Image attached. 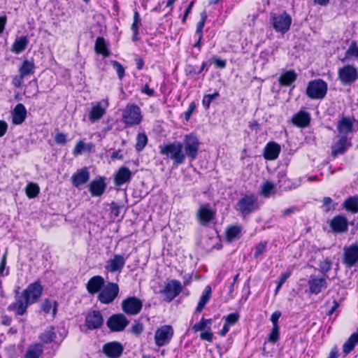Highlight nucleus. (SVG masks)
Returning a JSON list of instances; mask_svg holds the SVG:
<instances>
[{"label": "nucleus", "mask_w": 358, "mask_h": 358, "mask_svg": "<svg viewBox=\"0 0 358 358\" xmlns=\"http://www.w3.org/2000/svg\"><path fill=\"white\" fill-rule=\"evenodd\" d=\"M40 192V187L37 183L29 182L25 188V193L29 199L36 198Z\"/></svg>", "instance_id": "49530a36"}, {"label": "nucleus", "mask_w": 358, "mask_h": 358, "mask_svg": "<svg viewBox=\"0 0 358 358\" xmlns=\"http://www.w3.org/2000/svg\"><path fill=\"white\" fill-rule=\"evenodd\" d=\"M143 323L138 322L134 324L131 327V333L133 334L136 336H140L143 331Z\"/></svg>", "instance_id": "0e129e2a"}, {"label": "nucleus", "mask_w": 358, "mask_h": 358, "mask_svg": "<svg viewBox=\"0 0 358 358\" xmlns=\"http://www.w3.org/2000/svg\"><path fill=\"white\" fill-rule=\"evenodd\" d=\"M122 310L128 315H136L143 308V301L136 296H127L121 303Z\"/></svg>", "instance_id": "f8f14e48"}, {"label": "nucleus", "mask_w": 358, "mask_h": 358, "mask_svg": "<svg viewBox=\"0 0 358 358\" xmlns=\"http://www.w3.org/2000/svg\"><path fill=\"white\" fill-rule=\"evenodd\" d=\"M29 43L27 36H22L17 37L11 45L10 50L12 52L18 55L24 52Z\"/></svg>", "instance_id": "e433bc0d"}, {"label": "nucleus", "mask_w": 358, "mask_h": 358, "mask_svg": "<svg viewBox=\"0 0 358 358\" xmlns=\"http://www.w3.org/2000/svg\"><path fill=\"white\" fill-rule=\"evenodd\" d=\"M90 178V171L87 166L78 169L71 177V182L74 187L79 188L86 184Z\"/></svg>", "instance_id": "b1692460"}, {"label": "nucleus", "mask_w": 358, "mask_h": 358, "mask_svg": "<svg viewBox=\"0 0 358 358\" xmlns=\"http://www.w3.org/2000/svg\"><path fill=\"white\" fill-rule=\"evenodd\" d=\"M184 73L186 77L193 78L201 73L198 66L192 64H187L184 69Z\"/></svg>", "instance_id": "09e8293b"}, {"label": "nucleus", "mask_w": 358, "mask_h": 358, "mask_svg": "<svg viewBox=\"0 0 358 358\" xmlns=\"http://www.w3.org/2000/svg\"><path fill=\"white\" fill-rule=\"evenodd\" d=\"M291 275L292 271L290 269H287L285 272L280 273V276L276 280V282L283 285V284L291 276Z\"/></svg>", "instance_id": "774afa93"}, {"label": "nucleus", "mask_w": 358, "mask_h": 358, "mask_svg": "<svg viewBox=\"0 0 358 358\" xmlns=\"http://www.w3.org/2000/svg\"><path fill=\"white\" fill-rule=\"evenodd\" d=\"M200 141L196 134H185L182 142L173 141L159 145V154L171 160L173 167L184 164L187 157L192 162L198 157Z\"/></svg>", "instance_id": "f257e3e1"}, {"label": "nucleus", "mask_w": 358, "mask_h": 358, "mask_svg": "<svg viewBox=\"0 0 358 358\" xmlns=\"http://www.w3.org/2000/svg\"><path fill=\"white\" fill-rule=\"evenodd\" d=\"M220 94L217 91H215L213 94H204L202 99V105L206 110L209 109L212 101L219 97Z\"/></svg>", "instance_id": "603ef678"}, {"label": "nucleus", "mask_w": 358, "mask_h": 358, "mask_svg": "<svg viewBox=\"0 0 358 358\" xmlns=\"http://www.w3.org/2000/svg\"><path fill=\"white\" fill-rule=\"evenodd\" d=\"M216 216V211L210 208L209 203L201 205L197 210L196 217L199 223L203 226H208Z\"/></svg>", "instance_id": "a211bd4d"}, {"label": "nucleus", "mask_w": 358, "mask_h": 358, "mask_svg": "<svg viewBox=\"0 0 358 358\" xmlns=\"http://www.w3.org/2000/svg\"><path fill=\"white\" fill-rule=\"evenodd\" d=\"M57 338V334L54 326H50L47 329L39 335V339L43 343L49 344Z\"/></svg>", "instance_id": "79ce46f5"}, {"label": "nucleus", "mask_w": 358, "mask_h": 358, "mask_svg": "<svg viewBox=\"0 0 358 358\" xmlns=\"http://www.w3.org/2000/svg\"><path fill=\"white\" fill-rule=\"evenodd\" d=\"M59 303L57 301H52L49 299H45L41 305V310L45 314H48L52 310V317H55L58 310Z\"/></svg>", "instance_id": "58836bf2"}, {"label": "nucleus", "mask_w": 358, "mask_h": 358, "mask_svg": "<svg viewBox=\"0 0 358 358\" xmlns=\"http://www.w3.org/2000/svg\"><path fill=\"white\" fill-rule=\"evenodd\" d=\"M132 178V172L127 166H121L114 175V183L116 187H121L129 182Z\"/></svg>", "instance_id": "cd10ccee"}, {"label": "nucleus", "mask_w": 358, "mask_h": 358, "mask_svg": "<svg viewBox=\"0 0 358 358\" xmlns=\"http://www.w3.org/2000/svg\"><path fill=\"white\" fill-rule=\"evenodd\" d=\"M297 78V74L294 70H289L283 73L279 78L278 81L281 86L289 87Z\"/></svg>", "instance_id": "ea45409f"}, {"label": "nucleus", "mask_w": 358, "mask_h": 358, "mask_svg": "<svg viewBox=\"0 0 358 358\" xmlns=\"http://www.w3.org/2000/svg\"><path fill=\"white\" fill-rule=\"evenodd\" d=\"M275 189V185L271 182L266 180L262 185V194L265 197H268Z\"/></svg>", "instance_id": "6e6d98bb"}, {"label": "nucleus", "mask_w": 358, "mask_h": 358, "mask_svg": "<svg viewBox=\"0 0 358 358\" xmlns=\"http://www.w3.org/2000/svg\"><path fill=\"white\" fill-rule=\"evenodd\" d=\"M329 225L334 234H343L348 232L349 222L345 215L338 214L330 220Z\"/></svg>", "instance_id": "4468645a"}, {"label": "nucleus", "mask_w": 358, "mask_h": 358, "mask_svg": "<svg viewBox=\"0 0 358 358\" xmlns=\"http://www.w3.org/2000/svg\"><path fill=\"white\" fill-rule=\"evenodd\" d=\"M142 26V21L140 13L137 10H134L133 22L131 25V30L132 31L131 41L134 43L140 41V27Z\"/></svg>", "instance_id": "473e14b6"}, {"label": "nucleus", "mask_w": 358, "mask_h": 358, "mask_svg": "<svg viewBox=\"0 0 358 358\" xmlns=\"http://www.w3.org/2000/svg\"><path fill=\"white\" fill-rule=\"evenodd\" d=\"M29 86H34L36 88V92H31V90L28 89H25L24 91V94L26 95L27 97H33L34 96H36L38 94V81L36 78H34L31 80H30L28 83Z\"/></svg>", "instance_id": "680f3d73"}, {"label": "nucleus", "mask_w": 358, "mask_h": 358, "mask_svg": "<svg viewBox=\"0 0 358 358\" xmlns=\"http://www.w3.org/2000/svg\"><path fill=\"white\" fill-rule=\"evenodd\" d=\"M292 22V17L286 11L280 14L271 13L270 23L276 32L286 34L290 29Z\"/></svg>", "instance_id": "20e7f679"}, {"label": "nucleus", "mask_w": 358, "mask_h": 358, "mask_svg": "<svg viewBox=\"0 0 358 358\" xmlns=\"http://www.w3.org/2000/svg\"><path fill=\"white\" fill-rule=\"evenodd\" d=\"M27 111L22 103H17L12 112V123L15 125L22 124L27 118Z\"/></svg>", "instance_id": "2f4dec72"}, {"label": "nucleus", "mask_w": 358, "mask_h": 358, "mask_svg": "<svg viewBox=\"0 0 358 358\" xmlns=\"http://www.w3.org/2000/svg\"><path fill=\"white\" fill-rule=\"evenodd\" d=\"M36 66L34 60L24 59L18 69V75L12 78L11 84L15 88H20L24 83V78L35 73Z\"/></svg>", "instance_id": "39448f33"}, {"label": "nucleus", "mask_w": 358, "mask_h": 358, "mask_svg": "<svg viewBox=\"0 0 358 358\" xmlns=\"http://www.w3.org/2000/svg\"><path fill=\"white\" fill-rule=\"evenodd\" d=\"M7 256H8V252L6 251L4 252V254L2 255L1 259L0 260V275L1 276H6L9 273L8 269L6 270V273H3L4 271L6 270V267Z\"/></svg>", "instance_id": "052dcab7"}, {"label": "nucleus", "mask_w": 358, "mask_h": 358, "mask_svg": "<svg viewBox=\"0 0 358 358\" xmlns=\"http://www.w3.org/2000/svg\"><path fill=\"white\" fill-rule=\"evenodd\" d=\"M235 209L243 217H245L259 209L258 197L254 193L243 194L235 205Z\"/></svg>", "instance_id": "f03ea898"}, {"label": "nucleus", "mask_w": 358, "mask_h": 358, "mask_svg": "<svg viewBox=\"0 0 358 358\" xmlns=\"http://www.w3.org/2000/svg\"><path fill=\"white\" fill-rule=\"evenodd\" d=\"M281 151L280 145L275 141H269L264 149L263 157L266 160L276 159Z\"/></svg>", "instance_id": "c756f323"}, {"label": "nucleus", "mask_w": 358, "mask_h": 358, "mask_svg": "<svg viewBox=\"0 0 358 358\" xmlns=\"http://www.w3.org/2000/svg\"><path fill=\"white\" fill-rule=\"evenodd\" d=\"M212 288L211 286L208 285L205 287L201 296L199 299L198 304L194 310V314H199L203 310L205 306L208 303L211 298Z\"/></svg>", "instance_id": "72a5a7b5"}, {"label": "nucleus", "mask_w": 358, "mask_h": 358, "mask_svg": "<svg viewBox=\"0 0 358 358\" xmlns=\"http://www.w3.org/2000/svg\"><path fill=\"white\" fill-rule=\"evenodd\" d=\"M311 117L308 112L299 110L292 117V124L298 128L308 127L310 124Z\"/></svg>", "instance_id": "c85d7f7f"}, {"label": "nucleus", "mask_w": 358, "mask_h": 358, "mask_svg": "<svg viewBox=\"0 0 358 358\" xmlns=\"http://www.w3.org/2000/svg\"><path fill=\"white\" fill-rule=\"evenodd\" d=\"M85 148L86 144L84 143L83 140H80L78 142H77L73 150V155L75 157H76L80 155L83 151H85Z\"/></svg>", "instance_id": "e2e57ef3"}, {"label": "nucleus", "mask_w": 358, "mask_h": 358, "mask_svg": "<svg viewBox=\"0 0 358 358\" xmlns=\"http://www.w3.org/2000/svg\"><path fill=\"white\" fill-rule=\"evenodd\" d=\"M355 118L350 117L342 115L336 124V129L341 136L345 135L347 136L349 134L354 131V122Z\"/></svg>", "instance_id": "5701e85b"}, {"label": "nucleus", "mask_w": 358, "mask_h": 358, "mask_svg": "<svg viewBox=\"0 0 358 358\" xmlns=\"http://www.w3.org/2000/svg\"><path fill=\"white\" fill-rule=\"evenodd\" d=\"M243 227L240 224L229 225L224 233L225 240L228 243H231L239 239L242 236Z\"/></svg>", "instance_id": "7c9ffc66"}, {"label": "nucleus", "mask_w": 358, "mask_h": 358, "mask_svg": "<svg viewBox=\"0 0 358 358\" xmlns=\"http://www.w3.org/2000/svg\"><path fill=\"white\" fill-rule=\"evenodd\" d=\"M120 287L117 283L108 282L97 296L98 301L104 305L112 303L118 296Z\"/></svg>", "instance_id": "0eeeda50"}, {"label": "nucleus", "mask_w": 358, "mask_h": 358, "mask_svg": "<svg viewBox=\"0 0 358 358\" xmlns=\"http://www.w3.org/2000/svg\"><path fill=\"white\" fill-rule=\"evenodd\" d=\"M267 243H268L266 241H262L255 245L253 255L255 259L259 258L264 252L266 251Z\"/></svg>", "instance_id": "864d4df0"}, {"label": "nucleus", "mask_w": 358, "mask_h": 358, "mask_svg": "<svg viewBox=\"0 0 358 358\" xmlns=\"http://www.w3.org/2000/svg\"><path fill=\"white\" fill-rule=\"evenodd\" d=\"M332 262L329 258H326L319 263L320 271L322 273L326 275L331 269Z\"/></svg>", "instance_id": "13d9d810"}, {"label": "nucleus", "mask_w": 358, "mask_h": 358, "mask_svg": "<svg viewBox=\"0 0 358 358\" xmlns=\"http://www.w3.org/2000/svg\"><path fill=\"white\" fill-rule=\"evenodd\" d=\"M343 208L352 214L358 213V195L350 196L343 201Z\"/></svg>", "instance_id": "4c0bfd02"}, {"label": "nucleus", "mask_w": 358, "mask_h": 358, "mask_svg": "<svg viewBox=\"0 0 358 358\" xmlns=\"http://www.w3.org/2000/svg\"><path fill=\"white\" fill-rule=\"evenodd\" d=\"M94 51L96 54L102 55L104 58L108 57L110 55V50L103 36H98L96 38Z\"/></svg>", "instance_id": "f704fd0d"}, {"label": "nucleus", "mask_w": 358, "mask_h": 358, "mask_svg": "<svg viewBox=\"0 0 358 358\" xmlns=\"http://www.w3.org/2000/svg\"><path fill=\"white\" fill-rule=\"evenodd\" d=\"M358 344V331L350 335L348 340L343 345V352L346 356L350 353Z\"/></svg>", "instance_id": "a19ab883"}, {"label": "nucleus", "mask_w": 358, "mask_h": 358, "mask_svg": "<svg viewBox=\"0 0 358 358\" xmlns=\"http://www.w3.org/2000/svg\"><path fill=\"white\" fill-rule=\"evenodd\" d=\"M106 109L101 106V102H96L92 106L89 112L88 117L92 123L99 121L106 114Z\"/></svg>", "instance_id": "c9c22d12"}, {"label": "nucleus", "mask_w": 358, "mask_h": 358, "mask_svg": "<svg viewBox=\"0 0 358 358\" xmlns=\"http://www.w3.org/2000/svg\"><path fill=\"white\" fill-rule=\"evenodd\" d=\"M43 292V286L41 281L37 280L30 283L21 294L30 303L31 305L37 303Z\"/></svg>", "instance_id": "9b49d317"}, {"label": "nucleus", "mask_w": 358, "mask_h": 358, "mask_svg": "<svg viewBox=\"0 0 358 358\" xmlns=\"http://www.w3.org/2000/svg\"><path fill=\"white\" fill-rule=\"evenodd\" d=\"M121 120L124 128L140 124L143 120L141 108L135 103H128L122 110Z\"/></svg>", "instance_id": "7ed1b4c3"}, {"label": "nucleus", "mask_w": 358, "mask_h": 358, "mask_svg": "<svg viewBox=\"0 0 358 358\" xmlns=\"http://www.w3.org/2000/svg\"><path fill=\"white\" fill-rule=\"evenodd\" d=\"M127 257L124 255H115L113 258L107 262L105 268L110 273H120L126 263Z\"/></svg>", "instance_id": "393cba45"}, {"label": "nucleus", "mask_w": 358, "mask_h": 358, "mask_svg": "<svg viewBox=\"0 0 358 358\" xmlns=\"http://www.w3.org/2000/svg\"><path fill=\"white\" fill-rule=\"evenodd\" d=\"M358 58V45L355 41H352L345 53V57L341 59L343 62L347 59Z\"/></svg>", "instance_id": "de8ad7c7"}, {"label": "nucleus", "mask_w": 358, "mask_h": 358, "mask_svg": "<svg viewBox=\"0 0 358 358\" xmlns=\"http://www.w3.org/2000/svg\"><path fill=\"white\" fill-rule=\"evenodd\" d=\"M129 323V320L122 313H116L110 316L106 321V326L112 332H121Z\"/></svg>", "instance_id": "ddd939ff"}, {"label": "nucleus", "mask_w": 358, "mask_h": 358, "mask_svg": "<svg viewBox=\"0 0 358 358\" xmlns=\"http://www.w3.org/2000/svg\"><path fill=\"white\" fill-rule=\"evenodd\" d=\"M104 322L103 315L99 310L89 311L85 319V326L88 330L100 329Z\"/></svg>", "instance_id": "dca6fc26"}, {"label": "nucleus", "mask_w": 358, "mask_h": 358, "mask_svg": "<svg viewBox=\"0 0 358 358\" xmlns=\"http://www.w3.org/2000/svg\"><path fill=\"white\" fill-rule=\"evenodd\" d=\"M338 78L345 86L351 85L358 79V69L353 64H345L338 70Z\"/></svg>", "instance_id": "6e6552de"}, {"label": "nucleus", "mask_w": 358, "mask_h": 358, "mask_svg": "<svg viewBox=\"0 0 358 358\" xmlns=\"http://www.w3.org/2000/svg\"><path fill=\"white\" fill-rule=\"evenodd\" d=\"M352 147L351 139L345 135L341 136L338 140L331 145V156L334 158L344 155L349 148Z\"/></svg>", "instance_id": "aec40b11"}, {"label": "nucleus", "mask_w": 358, "mask_h": 358, "mask_svg": "<svg viewBox=\"0 0 358 358\" xmlns=\"http://www.w3.org/2000/svg\"><path fill=\"white\" fill-rule=\"evenodd\" d=\"M103 277L99 275H94L89 279L86 284V289L91 295L98 294L101 291L105 285Z\"/></svg>", "instance_id": "a878e982"}, {"label": "nucleus", "mask_w": 358, "mask_h": 358, "mask_svg": "<svg viewBox=\"0 0 358 358\" xmlns=\"http://www.w3.org/2000/svg\"><path fill=\"white\" fill-rule=\"evenodd\" d=\"M192 331L194 333L201 331L199 334V338L201 341H205L212 343L213 341L214 334L211 331L210 327H206L204 321V317H202L199 322L195 323L192 327Z\"/></svg>", "instance_id": "6ab92c4d"}, {"label": "nucleus", "mask_w": 358, "mask_h": 358, "mask_svg": "<svg viewBox=\"0 0 358 358\" xmlns=\"http://www.w3.org/2000/svg\"><path fill=\"white\" fill-rule=\"evenodd\" d=\"M337 203H334L333 200L329 196H324L322 199V207H324L325 212H329L336 209Z\"/></svg>", "instance_id": "4d7b16f0"}, {"label": "nucleus", "mask_w": 358, "mask_h": 358, "mask_svg": "<svg viewBox=\"0 0 358 358\" xmlns=\"http://www.w3.org/2000/svg\"><path fill=\"white\" fill-rule=\"evenodd\" d=\"M240 314L238 312H234L222 317L224 323L229 327L234 326L240 320Z\"/></svg>", "instance_id": "3c124183"}, {"label": "nucleus", "mask_w": 358, "mask_h": 358, "mask_svg": "<svg viewBox=\"0 0 358 358\" xmlns=\"http://www.w3.org/2000/svg\"><path fill=\"white\" fill-rule=\"evenodd\" d=\"M106 187V178L104 176H99L90 182L89 192L93 197H100L105 192Z\"/></svg>", "instance_id": "4be33fe9"}, {"label": "nucleus", "mask_w": 358, "mask_h": 358, "mask_svg": "<svg viewBox=\"0 0 358 358\" xmlns=\"http://www.w3.org/2000/svg\"><path fill=\"white\" fill-rule=\"evenodd\" d=\"M135 149L137 152H141L147 145L148 138L145 133H138L136 138Z\"/></svg>", "instance_id": "a18cd8bd"}, {"label": "nucleus", "mask_w": 358, "mask_h": 358, "mask_svg": "<svg viewBox=\"0 0 358 358\" xmlns=\"http://www.w3.org/2000/svg\"><path fill=\"white\" fill-rule=\"evenodd\" d=\"M211 60L216 69H224L227 66V61L225 59H222L216 56H213L211 58Z\"/></svg>", "instance_id": "338daca9"}, {"label": "nucleus", "mask_w": 358, "mask_h": 358, "mask_svg": "<svg viewBox=\"0 0 358 358\" xmlns=\"http://www.w3.org/2000/svg\"><path fill=\"white\" fill-rule=\"evenodd\" d=\"M327 90V83L319 78L308 82L306 94L310 99H322L325 97Z\"/></svg>", "instance_id": "423d86ee"}, {"label": "nucleus", "mask_w": 358, "mask_h": 358, "mask_svg": "<svg viewBox=\"0 0 358 358\" xmlns=\"http://www.w3.org/2000/svg\"><path fill=\"white\" fill-rule=\"evenodd\" d=\"M174 335L173 327L170 324H164L158 327L155 332V345L160 348L170 343Z\"/></svg>", "instance_id": "9d476101"}, {"label": "nucleus", "mask_w": 358, "mask_h": 358, "mask_svg": "<svg viewBox=\"0 0 358 358\" xmlns=\"http://www.w3.org/2000/svg\"><path fill=\"white\" fill-rule=\"evenodd\" d=\"M309 292L311 294H318L323 289H327V282L324 277H317L316 275H311L308 281Z\"/></svg>", "instance_id": "bb28decb"}, {"label": "nucleus", "mask_w": 358, "mask_h": 358, "mask_svg": "<svg viewBox=\"0 0 358 358\" xmlns=\"http://www.w3.org/2000/svg\"><path fill=\"white\" fill-rule=\"evenodd\" d=\"M113 68L116 71L117 77L120 80H122L125 76V69L122 64L116 60L110 62Z\"/></svg>", "instance_id": "5fc2aeb1"}, {"label": "nucleus", "mask_w": 358, "mask_h": 358, "mask_svg": "<svg viewBox=\"0 0 358 358\" xmlns=\"http://www.w3.org/2000/svg\"><path fill=\"white\" fill-rule=\"evenodd\" d=\"M43 352V345L40 343H34L28 348L24 358H39Z\"/></svg>", "instance_id": "c03bdc74"}, {"label": "nucleus", "mask_w": 358, "mask_h": 358, "mask_svg": "<svg viewBox=\"0 0 358 358\" xmlns=\"http://www.w3.org/2000/svg\"><path fill=\"white\" fill-rule=\"evenodd\" d=\"M358 262V243H352L343 248V264L347 268L355 266Z\"/></svg>", "instance_id": "2eb2a0df"}, {"label": "nucleus", "mask_w": 358, "mask_h": 358, "mask_svg": "<svg viewBox=\"0 0 358 358\" xmlns=\"http://www.w3.org/2000/svg\"><path fill=\"white\" fill-rule=\"evenodd\" d=\"M197 108V103L194 101H192L189 106H188V108L187 110H185L182 116L183 117L184 120L185 121H189L192 113L196 110Z\"/></svg>", "instance_id": "bf43d9fd"}, {"label": "nucleus", "mask_w": 358, "mask_h": 358, "mask_svg": "<svg viewBox=\"0 0 358 358\" xmlns=\"http://www.w3.org/2000/svg\"><path fill=\"white\" fill-rule=\"evenodd\" d=\"M43 352V345L40 343H34L28 348L24 358H39Z\"/></svg>", "instance_id": "37998d69"}, {"label": "nucleus", "mask_w": 358, "mask_h": 358, "mask_svg": "<svg viewBox=\"0 0 358 358\" xmlns=\"http://www.w3.org/2000/svg\"><path fill=\"white\" fill-rule=\"evenodd\" d=\"M182 290V287L180 282L177 280H171L165 285L162 293L165 296V301L171 302L180 294Z\"/></svg>", "instance_id": "f3484780"}, {"label": "nucleus", "mask_w": 358, "mask_h": 358, "mask_svg": "<svg viewBox=\"0 0 358 358\" xmlns=\"http://www.w3.org/2000/svg\"><path fill=\"white\" fill-rule=\"evenodd\" d=\"M280 338V327H272L271 332L268 335L266 338L264 345H266V343H271L275 344L278 341Z\"/></svg>", "instance_id": "8fccbe9b"}, {"label": "nucleus", "mask_w": 358, "mask_h": 358, "mask_svg": "<svg viewBox=\"0 0 358 358\" xmlns=\"http://www.w3.org/2000/svg\"><path fill=\"white\" fill-rule=\"evenodd\" d=\"M102 351L108 358H120L124 352V346L118 341H110L103 345Z\"/></svg>", "instance_id": "412c9836"}, {"label": "nucleus", "mask_w": 358, "mask_h": 358, "mask_svg": "<svg viewBox=\"0 0 358 358\" xmlns=\"http://www.w3.org/2000/svg\"><path fill=\"white\" fill-rule=\"evenodd\" d=\"M54 140L57 144L64 145L67 143V135L62 132H58L55 134Z\"/></svg>", "instance_id": "69168bd1"}, {"label": "nucleus", "mask_w": 358, "mask_h": 358, "mask_svg": "<svg viewBox=\"0 0 358 358\" xmlns=\"http://www.w3.org/2000/svg\"><path fill=\"white\" fill-rule=\"evenodd\" d=\"M20 287L14 290L15 301L10 303L7 308L8 311H13L15 315H24L29 306L30 303L24 298V296L20 292Z\"/></svg>", "instance_id": "1a4fd4ad"}]
</instances>
